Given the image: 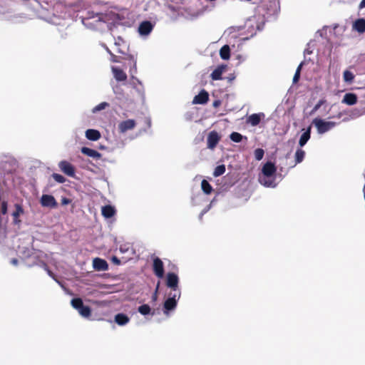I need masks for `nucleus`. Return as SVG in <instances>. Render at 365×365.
<instances>
[{"mask_svg": "<svg viewBox=\"0 0 365 365\" xmlns=\"http://www.w3.org/2000/svg\"><path fill=\"white\" fill-rule=\"evenodd\" d=\"M259 182L266 187H275L277 181V168L272 162H267L262 167L258 177Z\"/></svg>", "mask_w": 365, "mask_h": 365, "instance_id": "nucleus-1", "label": "nucleus"}, {"mask_svg": "<svg viewBox=\"0 0 365 365\" xmlns=\"http://www.w3.org/2000/svg\"><path fill=\"white\" fill-rule=\"evenodd\" d=\"M16 252L19 257L24 261L28 267L40 265L38 261H41V258H43L45 256L43 252L25 246H19Z\"/></svg>", "mask_w": 365, "mask_h": 365, "instance_id": "nucleus-2", "label": "nucleus"}, {"mask_svg": "<svg viewBox=\"0 0 365 365\" xmlns=\"http://www.w3.org/2000/svg\"><path fill=\"white\" fill-rule=\"evenodd\" d=\"M180 296L181 292H170L169 294L168 298L165 301L163 304V313L165 316L170 317V312L175 309L178 304V301L180 299Z\"/></svg>", "mask_w": 365, "mask_h": 365, "instance_id": "nucleus-3", "label": "nucleus"}, {"mask_svg": "<svg viewBox=\"0 0 365 365\" xmlns=\"http://www.w3.org/2000/svg\"><path fill=\"white\" fill-rule=\"evenodd\" d=\"M312 124L315 126L319 135L324 134L331 130L337 125V123L334 121H327L319 118H314L312 120Z\"/></svg>", "mask_w": 365, "mask_h": 365, "instance_id": "nucleus-4", "label": "nucleus"}, {"mask_svg": "<svg viewBox=\"0 0 365 365\" xmlns=\"http://www.w3.org/2000/svg\"><path fill=\"white\" fill-rule=\"evenodd\" d=\"M72 307L77 309L81 316L88 318L91 316V310L88 306H84L81 298H75L71 300Z\"/></svg>", "mask_w": 365, "mask_h": 365, "instance_id": "nucleus-5", "label": "nucleus"}, {"mask_svg": "<svg viewBox=\"0 0 365 365\" xmlns=\"http://www.w3.org/2000/svg\"><path fill=\"white\" fill-rule=\"evenodd\" d=\"M179 278L178 275L173 272H169L166 276V285L170 288L173 292H180L178 287Z\"/></svg>", "mask_w": 365, "mask_h": 365, "instance_id": "nucleus-6", "label": "nucleus"}, {"mask_svg": "<svg viewBox=\"0 0 365 365\" xmlns=\"http://www.w3.org/2000/svg\"><path fill=\"white\" fill-rule=\"evenodd\" d=\"M58 168L65 175L69 177L75 176V169L73 165L66 160H61L58 163Z\"/></svg>", "mask_w": 365, "mask_h": 365, "instance_id": "nucleus-7", "label": "nucleus"}, {"mask_svg": "<svg viewBox=\"0 0 365 365\" xmlns=\"http://www.w3.org/2000/svg\"><path fill=\"white\" fill-rule=\"evenodd\" d=\"M85 25L91 29H103V26L106 24V21L103 19L101 16H97L96 18H93L91 21H88L87 22H84Z\"/></svg>", "mask_w": 365, "mask_h": 365, "instance_id": "nucleus-8", "label": "nucleus"}, {"mask_svg": "<svg viewBox=\"0 0 365 365\" xmlns=\"http://www.w3.org/2000/svg\"><path fill=\"white\" fill-rule=\"evenodd\" d=\"M136 123L133 119H128L119 123L118 125V130L120 133H125L128 130H133L135 127Z\"/></svg>", "mask_w": 365, "mask_h": 365, "instance_id": "nucleus-9", "label": "nucleus"}, {"mask_svg": "<svg viewBox=\"0 0 365 365\" xmlns=\"http://www.w3.org/2000/svg\"><path fill=\"white\" fill-rule=\"evenodd\" d=\"M41 205L43 207L54 208L57 206V202L54 197L51 195H43L40 199Z\"/></svg>", "mask_w": 365, "mask_h": 365, "instance_id": "nucleus-10", "label": "nucleus"}, {"mask_svg": "<svg viewBox=\"0 0 365 365\" xmlns=\"http://www.w3.org/2000/svg\"><path fill=\"white\" fill-rule=\"evenodd\" d=\"M220 140V137L217 132L215 130L210 132L207 138V148L213 150L219 143Z\"/></svg>", "mask_w": 365, "mask_h": 365, "instance_id": "nucleus-11", "label": "nucleus"}, {"mask_svg": "<svg viewBox=\"0 0 365 365\" xmlns=\"http://www.w3.org/2000/svg\"><path fill=\"white\" fill-rule=\"evenodd\" d=\"M153 24L150 21H143L138 26L139 34L142 36H146L149 35L150 33L153 31Z\"/></svg>", "mask_w": 365, "mask_h": 365, "instance_id": "nucleus-12", "label": "nucleus"}, {"mask_svg": "<svg viewBox=\"0 0 365 365\" xmlns=\"http://www.w3.org/2000/svg\"><path fill=\"white\" fill-rule=\"evenodd\" d=\"M264 118V113H253L247 117L246 123L252 126H257L259 124L261 120Z\"/></svg>", "mask_w": 365, "mask_h": 365, "instance_id": "nucleus-13", "label": "nucleus"}, {"mask_svg": "<svg viewBox=\"0 0 365 365\" xmlns=\"http://www.w3.org/2000/svg\"><path fill=\"white\" fill-rule=\"evenodd\" d=\"M153 272L155 274L159 277L162 278L164 275V268L163 263L160 259L156 257L153 259Z\"/></svg>", "mask_w": 365, "mask_h": 365, "instance_id": "nucleus-14", "label": "nucleus"}, {"mask_svg": "<svg viewBox=\"0 0 365 365\" xmlns=\"http://www.w3.org/2000/svg\"><path fill=\"white\" fill-rule=\"evenodd\" d=\"M93 269L97 271H106L108 269L107 262L101 258H95L93 260Z\"/></svg>", "mask_w": 365, "mask_h": 365, "instance_id": "nucleus-15", "label": "nucleus"}, {"mask_svg": "<svg viewBox=\"0 0 365 365\" xmlns=\"http://www.w3.org/2000/svg\"><path fill=\"white\" fill-rule=\"evenodd\" d=\"M209 99V95L208 93L205 91L202 90L198 95L195 96L193 98L192 103L193 104H205L207 102Z\"/></svg>", "mask_w": 365, "mask_h": 365, "instance_id": "nucleus-16", "label": "nucleus"}, {"mask_svg": "<svg viewBox=\"0 0 365 365\" xmlns=\"http://www.w3.org/2000/svg\"><path fill=\"white\" fill-rule=\"evenodd\" d=\"M111 69L113 77L117 81H125L127 79V75L122 69L115 66H113Z\"/></svg>", "mask_w": 365, "mask_h": 365, "instance_id": "nucleus-17", "label": "nucleus"}, {"mask_svg": "<svg viewBox=\"0 0 365 365\" xmlns=\"http://www.w3.org/2000/svg\"><path fill=\"white\" fill-rule=\"evenodd\" d=\"M81 152L90 157V158H92L93 159H96V160H98V159H100L101 158V154L98 152L97 150H93V149H91V148H89L88 147H83L81 148Z\"/></svg>", "mask_w": 365, "mask_h": 365, "instance_id": "nucleus-18", "label": "nucleus"}, {"mask_svg": "<svg viewBox=\"0 0 365 365\" xmlns=\"http://www.w3.org/2000/svg\"><path fill=\"white\" fill-rule=\"evenodd\" d=\"M15 209L13 211L11 215L13 217L14 222L18 224L21 222L19 217L24 213V210L22 206L19 204H15Z\"/></svg>", "mask_w": 365, "mask_h": 365, "instance_id": "nucleus-19", "label": "nucleus"}, {"mask_svg": "<svg viewBox=\"0 0 365 365\" xmlns=\"http://www.w3.org/2000/svg\"><path fill=\"white\" fill-rule=\"evenodd\" d=\"M227 68L226 65L218 66L211 73L210 76L213 81H218L222 79V74L225 72Z\"/></svg>", "mask_w": 365, "mask_h": 365, "instance_id": "nucleus-20", "label": "nucleus"}, {"mask_svg": "<svg viewBox=\"0 0 365 365\" xmlns=\"http://www.w3.org/2000/svg\"><path fill=\"white\" fill-rule=\"evenodd\" d=\"M114 321L119 326H125L130 322V318L123 313H119L115 316Z\"/></svg>", "mask_w": 365, "mask_h": 365, "instance_id": "nucleus-21", "label": "nucleus"}, {"mask_svg": "<svg viewBox=\"0 0 365 365\" xmlns=\"http://www.w3.org/2000/svg\"><path fill=\"white\" fill-rule=\"evenodd\" d=\"M357 102V96L352 93H346L342 99V103L349 106H353Z\"/></svg>", "mask_w": 365, "mask_h": 365, "instance_id": "nucleus-22", "label": "nucleus"}, {"mask_svg": "<svg viewBox=\"0 0 365 365\" xmlns=\"http://www.w3.org/2000/svg\"><path fill=\"white\" fill-rule=\"evenodd\" d=\"M86 138L92 141H96L100 139L101 133L98 130L95 129H88L86 131Z\"/></svg>", "mask_w": 365, "mask_h": 365, "instance_id": "nucleus-23", "label": "nucleus"}, {"mask_svg": "<svg viewBox=\"0 0 365 365\" xmlns=\"http://www.w3.org/2000/svg\"><path fill=\"white\" fill-rule=\"evenodd\" d=\"M101 214L106 219L110 218L115 214V209L111 205L103 206L101 209Z\"/></svg>", "mask_w": 365, "mask_h": 365, "instance_id": "nucleus-24", "label": "nucleus"}, {"mask_svg": "<svg viewBox=\"0 0 365 365\" xmlns=\"http://www.w3.org/2000/svg\"><path fill=\"white\" fill-rule=\"evenodd\" d=\"M311 136V126H309L307 129L301 135L299 140V145L300 147H303L306 145L307 141L310 139Z\"/></svg>", "mask_w": 365, "mask_h": 365, "instance_id": "nucleus-25", "label": "nucleus"}, {"mask_svg": "<svg viewBox=\"0 0 365 365\" xmlns=\"http://www.w3.org/2000/svg\"><path fill=\"white\" fill-rule=\"evenodd\" d=\"M353 28L359 33H364L365 31V19H359L354 23Z\"/></svg>", "mask_w": 365, "mask_h": 365, "instance_id": "nucleus-26", "label": "nucleus"}, {"mask_svg": "<svg viewBox=\"0 0 365 365\" xmlns=\"http://www.w3.org/2000/svg\"><path fill=\"white\" fill-rule=\"evenodd\" d=\"M220 56L223 60H228L230 57V48L228 45L223 46L220 50Z\"/></svg>", "mask_w": 365, "mask_h": 365, "instance_id": "nucleus-27", "label": "nucleus"}, {"mask_svg": "<svg viewBox=\"0 0 365 365\" xmlns=\"http://www.w3.org/2000/svg\"><path fill=\"white\" fill-rule=\"evenodd\" d=\"M138 311L140 314H142L143 316H146L150 314H151L152 315L154 314V312H151L150 307L146 304L140 306L138 308Z\"/></svg>", "mask_w": 365, "mask_h": 365, "instance_id": "nucleus-28", "label": "nucleus"}, {"mask_svg": "<svg viewBox=\"0 0 365 365\" xmlns=\"http://www.w3.org/2000/svg\"><path fill=\"white\" fill-rule=\"evenodd\" d=\"M343 78L344 82L351 83L354 79V75L352 72L346 70L343 73Z\"/></svg>", "mask_w": 365, "mask_h": 365, "instance_id": "nucleus-29", "label": "nucleus"}, {"mask_svg": "<svg viewBox=\"0 0 365 365\" xmlns=\"http://www.w3.org/2000/svg\"><path fill=\"white\" fill-rule=\"evenodd\" d=\"M230 138L235 143H240L243 138L247 139V137L243 136L240 133L232 132L230 135Z\"/></svg>", "mask_w": 365, "mask_h": 365, "instance_id": "nucleus-30", "label": "nucleus"}, {"mask_svg": "<svg viewBox=\"0 0 365 365\" xmlns=\"http://www.w3.org/2000/svg\"><path fill=\"white\" fill-rule=\"evenodd\" d=\"M38 263L40 264V265H38L39 267H43L51 277L54 279L59 284H61L60 282L55 279L53 273L48 268L43 258H41V261H38Z\"/></svg>", "mask_w": 365, "mask_h": 365, "instance_id": "nucleus-31", "label": "nucleus"}, {"mask_svg": "<svg viewBox=\"0 0 365 365\" xmlns=\"http://www.w3.org/2000/svg\"><path fill=\"white\" fill-rule=\"evenodd\" d=\"M305 156V152L302 149H297L295 153V163H300L303 161Z\"/></svg>", "mask_w": 365, "mask_h": 365, "instance_id": "nucleus-32", "label": "nucleus"}, {"mask_svg": "<svg viewBox=\"0 0 365 365\" xmlns=\"http://www.w3.org/2000/svg\"><path fill=\"white\" fill-rule=\"evenodd\" d=\"M201 187L202 191L207 195L210 194L212 190V186L206 180H202L201 182Z\"/></svg>", "mask_w": 365, "mask_h": 365, "instance_id": "nucleus-33", "label": "nucleus"}, {"mask_svg": "<svg viewBox=\"0 0 365 365\" xmlns=\"http://www.w3.org/2000/svg\"><path fill=\"white\" fill-rule=\"evenodd\" d=\"M109 107V103H106V102H102L101 103H99L98 105L96 106L95 107L93 108L92 109V113H96L101 110H103L104 109H106V108H108Z\"/></svg>", "mask_w": 365, "mask_h": 365, "instance_id": "nucleus-34", "label": "nucleus"}, {"mask_svg": "<svg viewBox=\"0 0 365 365\" xmlns=\"http://www.w3.org/2000/svg\"><path fill=\"white\" fill-rule=\"evenodd\" d=\"M225 172V166L224 165H217L213 172L215 177H218L224 174Z\"/></svg>", "mask_w": 365, "mask_h": 365, "instance_id": "nucleus-35", "label": "nucleus"}, {"mask_svg": "<svg viewBox=\"0 0 365 365\" xmlns=\"http://www.w3.org/2000/svg\"><path fill=\"white\" fill-rule=\"evenodd\" d=\"M112 88L114 94L117 96V98H120L123 97V92L119 85H112Z\"/></svg>", "mask_w": 365, "mask_h": 365, "instance_id": "nucleus-36", "label": "nucleus"}, {"mask_svg": "<svg viewBox=\"0 0 365 365\" xmlns=\"http://www.w3.org/2000/svg\"><path fill=\"white\" fill-rule=\"evenodd\" d=\"M255 158L257 160H261L264 155V151L262 148H257L255 150Z\"/></svg>", "mask_w": 365, "mask_h": 365, "instance_id": "nucleus-37", "label": "nucleus"}, {"mask_svg": "<svg viewBox=\"0 0 365 365\" xmlns=\"http://www.w3.org/2000/svg\"><path fill=\"white\" fill-rule=\"evenodd\" d=\"M303 64H304V62H301L300 64L298 66V67L296 70V72L294 73V76L293 77L294 83H297L299 81V76H300V71H301Z\"/></svg>", "mask_w": 365, "mask_h": 365, "instance_id": "nucleus-38", "label": "nucleus"}, {"mask_svg": "<svg viewBox=\"0 0 365 365\" xmlns=\"http://www.w3.org/2000/svg\"><path fill=\"white\" fill-rule=\"evenodd\" d=\"M52 178L58 183H63L66 182V178L63 175L58 173H53L52 175Z\"/></svg>", "mask_w": 365, "mask_h": 365, "instance_id": "nucleus-39", "label": "nucleus"}, {"mask_svg": "<svg viewBox=\"0 0 365 365\" xmlns=\"http://www.w3.org/2000/svg\"><path fill=\"white\" fill-rule=\"evenodd\" d=\"M327 102V101L324 99V98H322V99H320L318 103L314 106V107L313 108L312 110V113H315L316 111H317L319 108L324 105L325 103Z\"/></svg>", "mask_w": 365, "mask_h": 365, "instance_id": "nucleus-40", "label": "nucleus"}, {"mask_svg": "<svg viewBox=\"0 0 365 365\" xmlns=\"http://www.w3.org/2000/svg\"><path fill=\"white\" fill-rule=\"evenodd\" d=\"M364 113L361 112L359 109H354L351 112V118H357L361 115Z\"/></svg>", "mask_w": 365, "mask_h": 365, "instance_id": "nucleus-41", "label": "nucleus"}, {"mask_svg": "<svg viewBox=\"0 0 365 365\" xmlns=\"http://www.w3.org/2000/svg\"><path fill=\"white\" fill-rule=\"evenodd\" d=\"M211 204H210L206 208H205L200 214L199 218L201 220L203 217V215L210 209Z\"/></svg>", "mask_w": 365, "mask_h": 365, "instance_id": "nucleus-42", "label": "nucleus"}, {"mask_svg": "<svg viewBox=\"0 0 365 365\" xmlns=\"http://www.w3.org/2000/svg\"><path fill=\"white\" fill-rule=\"evenodd\" d=\"M129 250V246L127 245H121L120 247V251L122 252V253H125L126 252H128Z\"/></svg>", "mask_w": 365, "mask_h": 365, "instance_id": "nucleus-43", "label": "nucleus"}, {"mask_svg": "<svg viewBox=\"0 0 365 365\" xmlns=\"http://www.w3.org/2000/svg\"><path fill=\"white\" fill-rule=\"evenodd\" d=\"M255 20V17H252L250 19L247 20V21L246 22V26L247 27H252V22Z\"/></svg>", "mask_w": 365, "mask_h": 365, "instance_id": "nucleus-44", "label": "nucleus"}, {"mask_svg": "<svg viewBox=\"0 0 365 365\" xmlns=\"http://www.w3.org/2000/svg\"><path fill=\"white\" fill-rule=\"evenodd\" d=\"M62 205H68L71 202V200L68 198L63 197L61 200Z\"/></svg>", "mask_w": 365, "mask_h": 365, "instance_id": "nucleus-45", "label": "nucleus"}, {"mask_svg": "<svg viewBox=\"0 0 365 365\" xmlns=\"http://www.w3.org/2000/svg\"><path fill=\"white\" fill-rule=\"evenodd\" d=\"M158 290V285L157 286L156 289H155L154 294L152 296L153 301H155L157 299Z\"/></svg>", "mask_w": 365, "mask_h": 365, "instance_id": "nucleus-46", "label": "nucleus"}, {"mask_svg": "<svg viewBox=\"0 0 365 365\" xmlns=\"http://www.w3.org/2000/svg\"><path fill=\"white\" fill-rule=\"evenodd\" d=\"M121 42H123V39L120 37H118V39L115 42V45L116 46H119L120 45Z\"/></svg>", "mask_w": 365, "mask_h": 365, "instance_id": "nucleus-47", "label": "nucleus"}, {"mask_svg": "<svg viewBox=\"0 0 365 365\" xmlns=\"http://www.w3.org/2000/svg\"><path fill=\"white\" fill-rule=\"evenodd\" d=\"M220 103H221L220 101H219V100H216V101H215L213 102L212 106H213V107H215V108H217V107L220 105Z\"/></svg>", "mask_w": 365, "mask_h": 365, "instance_id": "nucleus-48", "label": "nucleus"}, {"mask_svg": "<svg viewBox=\"0 0 365 365\" xmlns=\"http://www.w3.org/2000/svg\"><path fill=\"white\" fill-rule=\"evenodd\" d=\"M18 259H16V258H13L11 260V264L14 265V266H16L18 264Z\"/></svg>", "mask_w": 365, "mask_h": 365, "instance_id": "nucleus-49", "label": "nucleus"}, {"mask_svg": "<svg viewBox=\"0 0 365 365\" xmlns=\"http://www.w3.org/2000/svg\"><path fill=\"white\" fill-rule=\"evenodd\" d=\"M365 8V0H362L359 4V9H362Z\"/></svg>", "mask_w": 365, "mask_h": 365, "instance_id": "nucleus-50", "label": "nucleus"}, {"mask_svg": "<svg viewBox=\"0 0 365 365\" xmlns=\"http://www.w3.org/2000/svg\"><path fill=\"white\" fill-rule=\"evenodd\" d=\"M263 25H264V23H262V24H257V29L258 31H261L262 29H263Z\"/></svg>", "mask_w": 365, "mask_h": 365, "instance_id": "nucleus-51", "label": "nucleus"}, {"mask_svg": "<svg viewBox=\"0 0 365 365\" xmlns=\"http://www.w3.org/2000/svg\"><path fill=\"white\" fill-rule=\"evenodd\" d=\"M113 262L118 264H120V260L116 257H113Z\"/></svg>", "mask_w": 365, "mask_h": 365, "instance_id": "nucleus-52", "label": "nucleus"}, {"mask_svg": "<svg viewBox=\"0 0 365 365\" xmlns=\"http://www.w3.org/2000/svg\"><path fill=\"white\" fill-rule=\"evenodd\" d=\"M312 51H309L308 49L304 51V54H310Z\"/></svg>", "mask_w": 365, "mask_h": 365, "instance_id": "nucleus-53", "label": "nucleus"}, {"mask_svg": "<svg viewBox=\"0 0 365 365\" xmlns=\"http://www.w3.org/2000/svg\"><path fill=\"white\" fill-rule=\"evenodd\" d=\"M202 14V11L197 12V14L195 15V17H198L199 16Z\"/></svg>", "mask_w": 365, "mask_h": 365, "instance_id": "nucleus-54", "label": "nucleus"}, {"mask_svg": "<svg viewBox=\"0 0 365 365\" xmlns=\"http://www.w3.org/2000/svg\"><path fill=\"white\" fill-rule=\"evenodd\" d=\"M135 81H136L138 83H140V82L139 81V80H138V79H134V81H133V85H134V86H135Z\"/></svg>", "mask_w": 365, "mask_h": 365, "instance_id": "nucleus-55", "label": "nucleus"}, {"mask_svg": "<svg viewBox=\"0 0 365 365\" xmlns=\"http://www.w3.org/2000/svg\"><path fill=\"white\" fill-rule=\"evenodd\" d=\"M235 78V76H232L229 78V81H231Z\"/></svg>", "mask_w": 365, "mask_h": 365, "instance_id": "nucleus-56", "label": "nucleus"}, {"mask_svg": "<svg viewBox=\"0 0 365 365\" xmlns=\"http://www.w3.org/2000/svg\"><path fill=\"white\" fill-rule=\"evenodd\" d=\"M106 51H107L110 54H111V53H110V50H109L108 48H106Z\"/></svg>", "mask_w": 365, "mask_h": 365, "instance_id": "nucleus-57", "label": "nucleus"}, {"mask_svg": "<svg viewBox=\"0 0 365 365\" xmlns=\"http://www.w3.org/2000/svg\"><path fill=\"white\" fill-rule=\"evenodd\" d=\"M118 52L119 53H123V51H121L120 49H118Z\"/></svg>", "mask_w": 365, "mask_h": 365, "instance_id": "nucleus-58", "label": "nucleus"}, {"mask_svg": "<svg viewBox=\"0 0 365 365\" xmlns=\"http://www.w3.org/2000/svg\"><path fill=\"white\" fill-rule=\"evenodd\" d=\"M341 113H339L338 117L339 118V117H341Z\"/></svg>", "mask_w": 365, "mask_h": 365, "instance_id": "nucleus-59", "label": "nucleus"}]
</instances>
